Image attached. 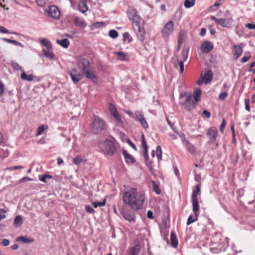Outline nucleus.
<instances>
[{"instance_id": "1", "label": "nucleus", "mask_w": 255, "mask_h": 255, "mask_svg": "<svg viewBox=\"0 0 255 255\" xmlns=\"http://www.w3.org/2000/svg\"><path fill=\"white\" fill-rule=\"evenodd\" d=\"M144 201L145 194L138 192L135 188H131L124 192V202L133 210L142 209Z\"/></svg>"}, {"instance_id": "2", "label": "nucleus", "mask_w": 255, "mask_h": 255, "mask_svg": "<svg viewBox=\"0 0 255 255\" xmlns=\"http://www.w3.org/2000/svg\"><path fill=\"white\" fill-rule=\"evenodd\" d=\"M99 147L102 152L107 155L113 156L117 153L115 144L110 139H106L99 142Z\"/></svg>"}, {"instance_id": "3", "label": "nucleus", "mask_w": 255, "mask_h": 255, "mask_svg": "<svg viewBox=\"0 0 255 255\" xmlns=\"http://www.w3.org/2000/svg\"><path fill=\"white\" fill-rule=\"evenodd\" d=\"M90 127L91 132L97 134L104 129L105 124L102 119L96 115H94L93 122L91 124Z\"/></svg>"}, {"instance_id": "4", "label": "nucleus", "mask_w": 255, "mask_h": 255, "mask_svg": "<svg viewBox=\"0 0 255 255\" xmlns=\"http://www.w3.org/2000/svg\"><path fill=\"white\" fill-rule=\"evenodd\" d=\"M210 18L212 20L214 21L216 24L223 27H231L233 22V19L232 18H217L215 16H212Z\"/></svg>"}, {"instance_id": "5", "label": "nucleus", "mask_w": 255, "mask_h": 255, "mask_svg": "<svg viewBox=\"0 0 255 255\" xmlns=\"http://www.w3.org/2000/svg\"><path fill=\"white\" fill-rule=\"evenodd\" d=\"M128 15L129 20L136 25L140 24V17L137 14V11L133 8H129L128 10Z\"/></svg>"}, {"instance_id": "6", "label": "nucleus", "mask_w": 255, "mask_h": 255, "mask_svg": "<svg viewBox=\"0 0 255 255\" xmlns=\"http://www.w3.org/2000/svg\"><path fill=\"white\" fill-rule=\"evenodd\" d=\"M76 62L78 67L82 70V72L91 67L90 62L83 57H78L76 59Z\"/></svg>"}, {"instance_id": "7", "label": "nucleus", "mask_w": 255, "mask_h": 255, "mask_svg": "<svg viewBox=\"0 0 255 255\" xmlns=\"http://www.w3.org/2000/svg\"><path fill=\"white\" fill-rule=\"evenodd\" d=\"M196 103V102H194L192 95L189 94L187 95L185 101L182 104V105L184 106L185 109L190 111L195 107Z\"/></svg>"}, {"instance_id": "8", "label": "nucleus", "mask_w": 255, "mask_h": 255, "mask_svg": "<svg viewBox=\"0 0 255 255\" xmlns=\"http://www.w3.org/2000/svg\"><path fill=\"white\" fill-rule=\"evenodd\" d=\"M68 74L70 75L73 82L75 84L78 83L83 78V74L78 72L76 68H73L71 71H69Z\"/></svg>"}, {"instance_id": "9", "label": "nucleus", "mask_w": 255, "mask_h": 255, "mask_svg": "<svg viewBox=\"0 0 255 255\" xmlns=\"http://www.w3.org/2000/svg\"><path fill=\"white\" fill-rule=\"evenodd\" d=\"M218 134V130L215 127L210 128L207 133V135L209 138L210 143H214L216 139Z\"/></svg>"}, {"instance_id": "10", "label": "nucleus", "mask_w": 255, "mask_h": 255, "mask_svg": "<svg viewBox=\"0 0 255 255\" xmlns=\"http://www.w3.org/2000/svg\"><path fill=\"white\" fill-rule=\"evenodd\" d=\"M174 24L172 21H169L164 26L161 32L163 36H167L171 34L173 30Z\"/></svg>"}, {"instance_id": "11", "label": "nucleus", "mask_w": 255, "mask_h": 255, "mask_svg": "<svg viewBox=\"0 0 255 255\" xmlns=\"http://www.w3.org/2000/svg\"><path fill=\"white\" fill-rule=\"evenodd\" d=\"M47 12L48 13L49 16L55 19H59L60 16V12L59 9L55 5L50 6L49 10H47Z\"/></svg>"}, {"instance_id": "12", "label": "nucleus", "mask_w": 255, "mask_h": 255, "mask_svg": "<svg viewBox=\"0 0 255 255\" xmlns=\"http://www.w3.org/2000/svg\"><path fill=\"white\" fill-rule=\"evenodd\" d=\"M213 49V44L209 41L203 42L200 47V49L202 52L208 53Z\"/></svg>"}, {"instance_id": "13", "label": "nucleus", "mask_w": 255, "mask_h": 255, "mask_svg": "<svg viewBox=\"0 0 255 255\" xmlns=\"http://www.w3.org/2000/svg\"><path fill=\"white\" fill-rule=\"evenodd\" d=\"M83 76L84 75L87 78L90 79L94 83L97 82V78L94 73L91 67L82 72Z\"/></svg>"}, {"instance_id": "14", "label": "nucleus", "mask_w": 255, "mask_h": 255, "mask_svg": "<svg viewBox=\"0 0 255 255\" xmlns=\"http://www.w3.org/2000/svg\"><path fill=\"white\" fill-rule=\"evenodd\" d=\"M144 152H143V155L145 158V162L147 166L148 167L149 170H152V162L150 161L149 159V157L148 155V146H146L145 147H142Z\"/></svg>"}, {"instance_id": "15", "label": "nucleus", "mask_w": 255, "mask_h": 255, "mask_svg": "<svg viewBox=\"0 0 255 255\" xmlns=\"http://www.w3.org/2000/svg\"><path fill=\"white\" fill-rule=\"evenodd\" d=\"M123 155L127 163H134L136 162L135 158L129 154L126 150H123Z\"/></svg>"}, {"instance_id": "16", "label": "nucleus", "mask_w": 255, "mask_h": 255, "mask_svg": "<svg viewBox=\"0 0 255 255\" xmlns=\"http://www.w3.org/2000/svg\"><path fill=\"white\" fill-rule=\"evenodd\" d=\"M138 28V32H137V36L138 38V39L141 41H143L144 39V37L145 35V31L144 30V29L142 27H141L139 26V24L136 25Z\"/></svg>"}, {"instance_id": "17", "label": "nucleus", "mask_w": 255, "mask_h": 255, "mask_svg": "<svg viewBox=\"0 0 255 255\" xmlns=\"http://www.w3.org/2000/svg\"><path fill=\"white\" fill-rule=\"evenodd\" d=\"M140 250V246L139 245H136L129 249L127 255H137Z\"/></svg>"}, {"instance_id": "18", "label": "nucleus", "mask_w": 255, "mask_h": 255, "mask_svg": "<svg viewBox=\"0 0 255 255\" xmlns=\"http://www.w3.org/2000/svg\"><path fill=\"white\" fill-rule=\"evenodd\" d=\"M16 241L22 242L25 244H32L34 242V239L32 238H27L25 236H20L16 238Z\"/></svg>"}, {"instance_id": "19", "label": "nucleus", "mask_w": 255, "mask_h": 255, "mask_svg": "<svg viewBox=\"0 0 255 255\" xmlns=\"http://www.w3.org/2000/svg\"><path fill=\"white\" fill-rule=\"evenodd\" d=\"M234 49L235 52V59H237L241 56L243 52V49L241 45H235Z\"/></svg>"}, {"instance_id": "20", "label": "nucleus", "mask_w": 255, "mask_h": 255, "mask_svg": "<svg viewBox=\"0 0 255 255\" xmlns=\"http://www.w3.org/2000/svg\"><path fill=\"white\" fill-rule=\"evenodd\" d=\"M79 10L82 13L86 12L88 10V7L85 0L80 1L78 3Z\"/></svg>"}, {"instance_id": "21", "label": "nucleus", "mask_w": 255, "mask_h": 255, "mask_svg": "<svg viewBox=\"0 0 255 255\" xmlns=\"http://www.w3.org/2000/svg\"><path fill=\"white\" fill-rule=\"evenodd\" d=\"M213 74L211 70H209L204 76L203 80L206 84L209 83L212 80Z\"/></svg>"}, {"instance_id": "22", "label": "nucleus", "mask_w": 255, "mask_h": 255, "mask_svg": "<svg viewBox=\"0 0 255 255\" xmlns=\"http://www.w3.org/2000/svg\"><path fill=\"white\" fill-rule=\"evenodd\" d=\"M170 240L172 246L174 248H177L178 246V241L176 236V234L173 231H172L171 233Z\"/></svg>"}, {"instance_id": "23", "label": "nucleus", "mask_w": 255, "mask_h": 255, "mask_svg": "<svg viewBox=\"0 0 255 255\" xmlns=\"http://www.w3.org/2000/svg\"><path fill=\"white\" fill-rule=\"evenodd\" d=\"M74 24L76 26H78L80 28H84L86 25L84 22V20L78 17H76L75 18Z\"/></svg>"}, {"instance_id": "24", "label": "nucleus", "mask_w": 255, "mask_h": 255, "mask_svg": "<svg viewBox=\"0 0 255 255\" xmlns=\"http://www.w3.org/2000/svg\"><path fill=\"white\" fill-rule=\"evenodd\" d=\"M40 43L41 44L45 47L47 50H51L52 49V44L51 42L46 38H43L40 40Z\"/></svg>"}, {"instance_id": "25", "label": "nucleus", "mask_w": 255, "mask_h": 255, "mask_svg": "<svg viewBox=\"0 0 255 255\" xmlns=\"http://www.w3.org/2000/svg\"><path fill=\"white\" fill-rule=\"evenodd\" d=\"M201 90L200 88H197L193 92V94L192 95L193 97V99L194 100V102H198L201 97Z\"/></svg>"}, {"instance_id": "26", "label": "nucleus", "mask_w": 255, "mask_h": 255, "mask_svg": "<svg viewBox=\"0 0 255 255\" xmlns=\"http://www.w3.org/2000/svg\"><path fill=\"white\" fill-rule=\"evenodd\" d=\"M50 50H46L44 49L42 50V52L43 55L47 58L50 60H55V58L54 53Z\"/></svg>"}, {"instance_id": "27", "label": "nucleus", "mask_w": 255, "mask_h": 255, "mask_svg": "<svg viewBox=\"0 0 255 255\" xmlns=\"http://www.w3.org/2000/svg\"><path fill=\"white\" fill-rule=\"evenodd\" d=\"M56 42L58 44L65 48H67L70 44L69 41L66 38L61 40L57 39Z\"/></svg>"}, {"instance_id": "28", "label": "nucleus", "mask_w": 255, "mask_h": 255, "mask_svg": "<svg viewBox=\"0 0 255 255\" xmlns=\"http://www.w3.org/2000/svg\"><path fill=\"white\" fill-rule=\"evenodd\" d=\"M2 39L3 41H4L6 42H7L8 43L13 44L16 46H19L22 48L24 47L23 44H22L21 43H20L17 41L14 40H11V39H8L6 38H2Z\"/></svg>"}, {"instance_id": "29", "label": "nucleus", "mask_w": 255, "mask_h": 255, "mask_svg": "<svg viewBox=\"0 0 255 255\" xmlns=\"http://www.w3.org/2000/svg\"><path fill=\"white\" fill-rule=\"evenodd\" d=\"M164 225H166V224H164ZM160 232L162 236H163V239L166 241H168V231H167V227L165 226L164 227H160Z\"/></svg>"}, {"instance_id": "30", "label": "nucleus", "mask_w": 255, "mask_h": 255, "mask_svg": "<svg viewBox=\"0 0 255 255\" xmlns=\"http://www.w3.org/2000/svg\"><path fill=\"white\" fill-rule=\"evenodd\" d=\"M192 202L193 204V210L194 212L199 211V206L198 203L197 198H195V195L194 196L193 198H192Z\"/></svg>"}, {"instance_id": "31", "label": "nucleus", "mask_w": 255, "mask_h": 255, "mask_svg": "<svg viewBox=\"0 0 255 255\" xmlns=\"http://www.w3.org/2000/svg\"><path fill=\"white\" fill-rule=\"evenodd\" d=\"M20 77L22 80L27 81H32L33 80L32 75H27L24 72L21 74Z\"/></svg>"}, {"instance_id": "32", "label": "nucleus", "mask_w": 255, "mask_h": 255, "mask_svg": "<svg viewBox=\"0 0 255 255\" xmlns=\"http://www.w3.org/2000/svg\"><path fill=\"white\" fill-rule=\"evenodd\" d=\"M195 3V0H185L184 6L186 8H190L194 5Z\"/></svg>"}, {"instance_id": "33", "label": "nucleus", "mask_w": 255, "mask_h": 255, "mask_svg": "<svg viewBox=\"0 0 255 255\" xmlns=\"http://www.w3.org/2000/svg\"><path fill=\"white\" fill-rule=\"evenodd\" d=\"M189 54V48H183L182 51V57L183 58V62L186 61L187 59Z\"/></svg>"}, {"instance_id": "34", "label": "nucleus", "mask_w": 255, "mask_h": 255, "mask_svg": "<svg viewBox=\"0 0 255 255\" xmlns=\"http://www.w3.org/2000/svg\"><path fill=\"white\" fill-rule=\"evenodd\" d=\"M156 153L158 161L159 162L162 160V149L160 145H158L156 147Z\"/></svg>"}, {"instance_id": "35", "label": "nucleus", "mask_w": 255, "mask_h": 255, "mask_svg": "<svg viewBox=\"0 0 255 255\" xmlns=\"http://www.w3.org/2000/svg\"><path fill=\"white\" fill-rule=\"evenodd\" d=\"M47 128L48 126L46 125H42L39 127L37 129L36 135L38 136L39 135H41L43 133V132Z\"/></svg>"}, {"instance_id": "36", "label": "nucleus", "mask_w": 255, "mask_h": 255, "mask_svg": "<svg viewBox=\"0 0 255 255\" xmlns=\"http://www.w3.org/2000/svg\"><path fill=\"white\" fill-rule=\"evenodd\" d=\"M185 34V32L184 30H182L179 33V38L178 40V48L180 47V44L182 43L183 39H184V36Z\"/></svg>"}, {"instance_id": "37", "label": "nucleus", "mask_w": 255, "mask_h": 255, "mask_svg": "<svg viewBox=\"0 0 255 255\" xmlns=\"http://www.w3.org/2000/svg\"><path fill=\"white\" fill-rule=\"evenodd\" d=\"M152 189L157 194H160L161 193V190L158 186V185L156 183V182L154 181L152 182Z\"/></svg>"}, {"instance_id": "38", "label": "nucleus", "mask_w": 255, "mask_h": 255, "mask_svg": "<svg viewBox=\"0 0 255 255\" xmlns=\"http://www.w3.org/2000/svg\"><path fill=\"white\" fill-rule=\"evenodd\" d=\"M115 54L119 56V59L121 60H126L127 55L123 52H116Z\"/></svg>"}, {"instance_id": "39", "label": "nucleus", "mask_w": 255, "mask_h": 255, "mask_svg": "<svg viewBox=\"0 0 255 255\" xmlns=\"http://www.w3.org/2000/svg\"><path fill=\"white\" fill-rule=\"evenodd\" d=\"M251 58V54L249 51L245 53L244 56L241 59L242 63H245L247 62Z\"/></svg>"}, {"instance_id": "40", "label": "nucleus", "mask_w": 255, "mask_h": 255, "mask_svg": "<svg viewBox=\"0 0 255 255\" xmlns=\"http://www.w3.org/2000/svg\"><path fill=\"white\" fill-rule=\"evenodd\" d=\"M11 65L13 69L16 71L20 70L21 71H24L22 67L20 66L18 63L16 62H12Z\"/></svg>"}, {"instance_id": "41", "label": "nucleus", "mask_w": 255, "mask_h": 255, "mask_svg": "<svg viewBox=\"0 0 255 255\" xmlns=\"http://www.w3.org/2000/svg\"><path fill=\"white\" fill-rule=\"evenodd\" d=\"M200 192V185L198 184L196 186V188L195 190H193L192 195V198H193L194 196L195 195V198H197V194Z\"/></svg>"}, {"instance_id": "42", "label": "nucleus", "mask_w": 255, "mask_h": 255, "mask_svg": "<svg viewBox=\"0 0 255 255\" xmlns=\"http://www.w3.org/2000/svg\"><path fill=\"white\" fill-rule=\"evenodd\" d=\"M109 35L112 38H116L118 36V33L115 30H111L109 32Z\"/></svg>"}, {"instance_id": "43", "label": "nucleus", "mask_w": 255, "mask_h": 255, "mask_svg": "<svg viewBox=\"0 0 255 255\" xmlns=\"http://www.w3.org/2000/svg\"><path fill=\"white\" fill-rule=\"evenodd\" d=\"M106 201L104 200L102 202H93V205L95 208H97L98 207H102L105 205Z\"/></svg>"}, {"instance_id": "44", "label": "nucleus", "mask_w": 255, "mask_h": 255, "mask_svg": "<svg viewBox=\"0 0 255 255\" xmlns=\"http://www.w3.org/2000/svg\"><path fill=\"white\" fill-rule=\"evenodd\" d=\"M112 116L116 119L117 122L119 123H122L120 116L119 115L118 111H115L113 114Z\"/></svg>"}, {"instance_id": "45", "label": "nucleus", "mask_w": 255, "mask_h": 255, "mask_svg": "<svg viewBox=\"0 0 255 255\" xmlns=\"http://www.w3.org/2000/svg\"><path fill=\"white\" fill-rule=\"evenodd\" d=\"M139 121L144 128L147 129L148 128V125L144 118L139 120Z\"/></svg>"}, {"instance_id": "46", "label": "nucleus", "mask_w": 255, "mask_h": 255, "mask_svg": "<svg viewBox=\"0 0 255 255\" xmlns=\"http://www.w3.org/2000/svg\"><path fill=\"white\" fill-rule=\"evenodd\" d=\"M82 161V159L81 158L80 156H76L75 158H73V163L75 164L78 165Z\"/></svg>"}, {"instance_id": "47", "label": "nucleus", "mask_w": 255, "mask_h": 255, "mask_svg": "<svg viewBox=\"0 0 255 255\" xmlns=\"http://www.w3.org/2000/svg\"><path fill=\"white\" fill-rule=\"evenodd\" d=\"M47 178L51 179L52 178V176L50 175H43L39 178V180L41 181L46 183Z\"/></svg>"}, {"instance_id": "48", "label": "nucleus", "mask_w": 255, "mask_h": 255, "mask_svg": "<svg viewBox=\"0 0 255 255\" xmlns=\"http://www.w3.org/2000/svg\"><path fill=\"white\" fill-rule=\"evenodd\" d=\"M177 63H179V66L180 67V72L182 73L184 71V62L183 61H179L177 59Z\"/></svg>"}, {"instance_id": "49", "label": "nucleus", "mask_w": 255, "mask_h": 255, "mask_svg": "<svg viewBox=\"0 0 255 255\" xmlns=\"http://www.w3.org/2000/svg\"><path fill=\"white\" fill-rule=\"evenodd\" d=\"M197 219V217L196 216H195L194 217L192 215H190L188 219L187 223H193L194 222H195Z\"/></svg>"}, {"instance_id": "50", "label": "nucleus", "mask_w": 255, "mask_h": 255, "mask_svg": "<svg viewBox=\"0 0 255 255\" xmlns=\"http://www.w3.org/2000/svg\"><path fill=\"white\" fill-rule=\"evenodd\" d=\"M226 125V121L225 119H223L222 121V123L221 124L220 127V130L222 133L223 132L225 128Z\"/></svg>"}, {"instance_id": "51", "label": "nucleus", "mask_w": 255, "mask_h": 255, "mask_svg": "<svg viewBox=\"0 0 255 255\" xmlns=\"http://www.w3.org/2000/svg\"><path fill=\"white\" fill-rule=\"evenodd\" d=\"M249 103H250L249 99H246L245 100V109L248 112H250V111H251Z\"/></svg>"}, {"instance_id": "52", "label": "nucleus", "mask_w": 255, "mask_h": 255, "mask_svg": "<svg viewBox=\"0 0 255 255\" xmlns=\"http://www.w3.org/2000/svg\"><path fill=\"white\" fill-rule=\"evenodd\" d=\"M22 222V219L21 216H16L15 218L14 223L15 224L21 223Z\"/></svg>"}, {"instance_id": "53", "label": "nucleus", "mask_w": 255, "mask_h": 255, "mask_svg": "<svg viewBox=\"0 0 255 255\" xmlns=\"http://www.w3.org/2000/svg\"><path fill=\"white\" fill-rule=\"evenodd\" d=\"M228 96V93L227 92H222L220 93L219 96V98L220 100H224Z\"/></svg>"}, {"instance_id": "54", "label": "nucleus", "mask_w": 255, "mask_h": 255, "mask_svg": "<svg viewBox=\"0 0 255 255\" xmlns=\"http://www.w3.org/2000/svg\"><path fill=\"white\" fill-rule=\"evenodd\" d=\"M135 117L138 119V121L142 118H144L143 113L141 112H136Z\"/></svg>"}, {"instance_id": "55", "label": "nucleus", "mask_w": 255, "mask_h": 255, "mask_svg": "<svg viewBox=\"0 0 255 255\" xmlns=\"http://www.w3.org/2000/svg\"><path fill=\"white\" fill-rule=\"evenodd\" d=\"M86 210L87 212H89L90 213H94L95 212L93 208L90 205L86 206Z\"/></svg>"}, {"instance_id": "56", "label": "nucleus", "mask_w": 255, "mask_h": 255, "mask_svg": "<svg viewBox=\"0 0 255 255\" xmlns=\"http://www.w3.org/2000/svg\"><path fill=\"white\" fill-rule=\"evenodd\" d=\"M0 33H8L9 31L7 29H6L4 27L0 26Z\"/></svg>"}, {"instance_id": "57", "label": "nucleus", "mask_w": 255, "mask_h": 255, "mask_svg": "<svg viewBox=\"0 0 255 255\" xmlns=\"http://www.w3.org/2000/svg\"><path fill=\"white\" fill-rule=\"evenodd\" d=\"M109 110L111 112V114H113L115 111H117L115 106L111 103L109 104Z\"/></svg>"}, {"instance_id": "58", "label": "nucleus", "mask_w": 255, "mask_h": 255, "mask_svg": "<svg viewBox=\"0 0 255 255\" xmlns=\"http://www.w3.org/2000/svg\"><path fill=\"white\" fill-rule=\"evenodd\" d=\"M128 143L130 145L134 150H136V147L135 145L131 141L129 138L127 140Z\"/></svg>"}, {"instance_id": "59", "label": "nucleus", "mask_w": 255, "mask_h": 255, "mask_svg": "<svg viewBox=\"0 0 255 255\" xmlns=\"http://www.w3.org/2000/svg\"><path fill=\"white\" fill-rule=\"evenodd\" d=\"M246 27L249 29H255V24L249 23L246 25Z\"/></svg>"}, {"instance_id": "60", "label": "nucleus", "mask_w": 255, "mask_h": 255, "mask_svg": "<svg viewBox=\"0 0 255 255\" xmlns=\"http://www.w3.org/2000/svg\"><path fill=\"white\" fill-rule=\"evenodd\" d=\"M203 114L205 115L207 118H209L211 116V113L209 111L206 110L203 111Z\"/></svg>"}, {"instance_id": "61", "label": "nucleus", "mask_w": 255, "mask_h": 255, "mask_svg": "<svg viewBox=\"0 0 255 255\" xmlns=\"http://www.w3.org/2000/svg\"><path fill=\"white\" fill-rule=\"evenodd\" d=\"M4 91V85L2 82L0 81V95H1Z\"/></svg>"}, {"instance_id": "62", "label": "nucleus", "mask_w": 255, "mask_h": 255, "mask_svg": "<svg viewBox=\"0 0 255 255\" xmlns=\"http://www.w3.org/2000/svg\"><path fill=\"white\" fill-rule=\"evenodd\" d=\"M33 180L31 178H30L28 177H24L23 178H22L20 180V182H25L26 181H32Z\"/></svg>"}, {"instance_id": "63", "label": "nucleus", "mask_w": 255, "mask_h": 255, "mask_svg": "<svg viewBox=\"0 0 255 255\" xmlns=\"http://www.w3.org/2000/svg\"><path fill=\"white\" fill-rule=\"evenodd\" d=\"M9 243V241L7 239H4L2 242V245L5 247L8 246Z\"/></svg>"}, {"instance_id": "64", "label": "nucleus", "mask_w": 255, "mask_h": 255, "mask_svg": "<svg viewBox=\"0 0 255 255\" xmlns=\"http://www.w3.org/2000/svg\"><path fill=\"white\" fill-rule=\"evenodd\" d=\"M129 37V34L128 32H126L124 33L123 38H124V41H126L127 39H128Z\"/></svg>"}]
</instances>
